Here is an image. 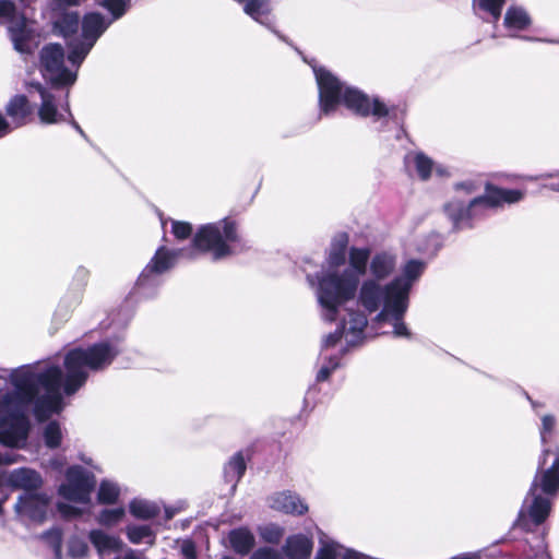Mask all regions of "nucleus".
Wrapping results in <instances>:
<instances>
[{
    "label": "nucleus",
    "mask_w": 559,
    "mask_h": 559,
    "mask_svg": "<svg viewBox=\"0 0 559 559\" xmlns=\"http://www.w3.org/2000/svg\"><path fill=\"white\" fill-rule=\"evenodd\" d=\"M119 352L117 344L109 342H100L87 348H73L64 356V377L61 368L55 365L44 370L33 366L4 370L14 392H0V443L19 448L26 440L24 404L34 403L36 419L47 420L63 408L60 393L62 384L67 395L74 394L86 382L88 371L106 368Z\"/></svg>",
    "instance_id": "f257e3e1"
},
{
    "label": "nucleus",
    "mask_w": 559,
    "mask_h": 559,
    "mask_svg": "<svg viewBox=\"0 0 559 559\" xmlns=\"http://www.w3.org/2000/svg\"><path fill=\"white\" fill-rule=\"evenodd\" d=\"M370 250L352 247L349 250V267L343 272H328L319 277L317 289L318 302L323 309L326 321H335L338 308L355 298L360 277L366 274Z\"/></svg>",
    "instance_id": "f03ea898"
},
{
    "label": "nucleus",
    "mask_w": 559,
    "mask_h": 559,
    "mask_svg": "<svg viewBox=\"0 0 559 559\" xmlns=\"http://www.w3.org/2000/svg\"><path fill=\"white\" fill-rule=\"evenodd\" d=\"M319 91V105L322 115H330L340 104L361 117L372 115L377 119L389 115L388 107L378 98L372 100L356 87L347 86L323 68L313 67Z\"/></svg>",
    "instance_id": "7ed1b4c3"
},
{
    "label": "nucleus",
    "mask_w": 559,
    "mask_h": 559,
    "mask_svg": "<svg viewBox=\"0 0 559 559\" xmlns=\"http://www.w3.org/2000/svg\"><path fill=\"white\" fill-rule=\"evenodd\" d=\"M524 193L515 189H499L488 186L484 195L474 198L466 205L461 200H451L444 205V212L452 222L453 231L473 228V221L485 211L491 210L502 203H516L521 201Z\"/></svg>",
    "instance_id": "20e7f679"
},
{
    "label": "nucleus",
    "mask_w": 559,
    "mask_h": 559,
    "mask_svg": "<svg viewBox=\"0 0 559 559\" xmlns=\"http://www.w3.org/2000/svg\"><path fill=\"white\" fill-rule=\"evenodd\" d=\"M425 267L424 261L412 259L405 263L402 275L394 277L385 285L378 284L373 280H366L359 288L358 300H365L366 304L374 308L376 300H379L378 297L381 295L382 297L389 296L404 306L405 300H409L414 283L421 276Z\"/></svg>",
    "instance_id": "39448f33"
},
{
    "label": "nucleus",
    "mask_w": 559,
    "mask_h": 559,
    "mask_svg": "<svg viewBox=\"0 0 559 559\" xmlns=\"http://www.w3.org/2000/svg\"><path fill=\"white\" fill-rule=\"evenodd\" d=\"M240 237L234 221L228 218L216 223L202 225L192 238L193 250L189 258H194L193 251L211 252L213 260L217 261L234 253L233 243H238Z\"/></svg>",
    "instance_id": "423d86ee"
},
{
    "label": "nucleus",
    "mask_w": 559,
    "mask_h": 559,
    "mask_svg": "<svg viewBox=\"0 0 559 559\" xmlns=\"http://www.w3.org/2000/svg\"><path fill=\"white\" fill-rule=\"evenodd\" d=\"M0 23L8 24V32L14 50L22 56L32 55L38 41L35 32L28 27L25 13L11 0H0Z\"/></svg>",
    "instance_id": "0eeeda50"
},
{
    "label": "nucleus",
    "mask_w": 559,
    "mask_h": 559,
    "mask_svg": "<svg viewBox=\"0 0 559 559\" xmlns=\"http://www.w3.org/2000/svg\"><path fill=\"white\" fill-rule=\"evenodd\" d=\"M540 490L546 495H556L559 490V456L556 457L551 466L539 474H537L531 485L528 496H532V501L527 507V512L532 521L539 525L549 515L551 510V502L548 498L537 495L536 491Z\"/></svg>",
    "instance_id": "6e6552de"
},
{
    "label": "nucleus",
    "mask_w": 559,
    "mask_h": 559,
    "mask_svg": "<svg viewBox=\"0 0 559 559\" xmlns=\"http://www.w3.org/2000/svg\"><path fill=\"white\" fill-rule=\"evenodd\" d=\"M110 24L111 21H108V19L99 12H88L83 16L81 22V37L72 38L68 43V60L76 67V69L81 66L98 38L107 31Z\"/></svg>",
    "instance_id": "1a4fd4ad"
},
{
    "label": "nucleus",
    "mask_w": 559,
    "mask_h": 559,
    "mask_svg": "<svg viewBox=\"0 0 559 559\" xmlns=\"http://www.w3.org/2000/svg\"><path fill=\"white\" fill-rule=\"evenodd\" d=\"M185 250H169L160 247L156 250L154 257L146 264L136 281L138 293L145 297H153L162 284L160 276L169 271Z\"/></svg>",
    "instance_id": "9d476101"
},
{
    "label": "nucleus",
    "mask_w": 559,
    "mask_h": 559,
    "mask_svg": "<svg viewBox=\"0 0 559 559\" xmlns=\"http://www.w3.org/2000/svg\"><path fill=\"white\" fill-rule=\"evenodd\" d=\"M39 59L41 74L51 87L60 88L75 83L76 70H69L64 66V50L61 45L49 44L44 46Z\"/></svg>",
    "instance_id": "9b49d317"
},
{
    "label": "nucleus",
    "mask_w": 559,
    "mask_h": 559,
    "mask_svg": "<svg viewBox=\"0 0 559 559\" xmlns=\"http://www.w3.org/2000/svg\"><path fill=\"white\" fill-rule=\"evenodd\" d=\"M379 300H376L374 308L365 302V300H359L360 305L369 312H376L380 308L381 311L378 313L377 319L379 321H391L393 325V334L396 337H411V332L403 321L404 314L408 308V300H405V305L403 306L397 300H392L389 296H379Z\"/></svg>",
    "instance_id": "f8f14e48"
},
{
    "label": "nucleus",
    "mask_w": 559,
    "mask_h": 559,
    "mask_svg": "<svg viewBox=\"0 0 559 559\" xmlns=\"http://www.w3.org/2000/svg\"><path fill=\"white\" fill-rule=\"evenodd\" d=\"M67 483L59 487V493L64 499L79 503L90 501V495L95 487L94 476L82 466H71L66 474Z\"/></svg>",
    "instance_id": "ddd939ff"
},
{
    "label": "nucleus",
    "mask_w": 559,
    "mask_h": 559,
    "mask_svg": "<svg viewBox=\"0 0 559 559\" xmlns=\"http://www.w3.org/2000/svg\"><path fill=\"white\" fill-rule=\"evenodd\" d=\"M49 497L45 493L21 495L14 506L17 515L41 523L46 519Z\"/></svg>",
    "instance_id": "4468645a"
},
{
    "label": "nucleus",
    "mask_w": 559,
    "mask_h": 559,
    "mask_svg": "<svg viewBox=\"0 0 559 559\" xmlns=\"http://www.w3.org/2000/svg\"><path fill=\"white\" fill-rule=\"evenodd\" d=\"M28 86L34 88L40 96L41 104L38 108V117L41 123L52 124L67 119L58 112L56 96L39 82H29Z\"/></svg>",
    "instance_id": "2eb2a0df"
},
{
    "label": "nucleus",
    "mask_w": 559,
    "mask_h": 559,
    "mask_svg": "<svg viewBox=\"0 0 559 559\" xmlns=\"http://www.w3.org/2000/svg\"><path fill=\"white\" fill-rule=\"evenodd\" d=\"M7 484L13 489L24 490L25 493H35L41 487L43 478L35 469L20 467L8 474Z\"/></svg>",
    "instance_id": "dca6fc26"
},
{
    "label": "nucleus",
    "mask_w": 559,
    "mask_h": 559,
    "mask_svg": "<svg viewBox=\"0 0 559 559\" xmlns=\"http://www.w3.org/2000/svg\"><path fill=\"white\" fill-rule=\"evenodd\" d=\"M33 107L25 95H14L5 105V114L14 128H21L28 123Z\"/></svg>",
    "instance_id": "f3484780"
},
{
    "label": "nucleus",
    "mask_w": 559,
    "mask_h": 559,
    "mask_svg": "<svg viewBox=\"0 0 559 559\" xmlns=\"http://www.w3.org/2000/svg\"><path fill=\"white\" fill-rule=\"evenodd\" d=\"M270 507L274 510L301 515L308 511L307 504L302 502L300 497L290 491H282L270 498Z\"/></svg>",
    "instance_id": "a211bd4d"
},
{
    "label": "nucleus",
    "mask_w": 559,
    "mask_h": 559,
    "mask_svg": "<svg viewBox=\"0 0 559 559\" xmlns=\"http://www.w3.org/2000/svg\"><path fill=\"white\" fill-rule=\"evenodd\" d=\"M396 267V257L389 252L376 253L369 263L371 278L380 284V281L386 280Z\"/></svg>",
    "instance_id": "6ab92c4d"
},
{
    "label": "nucleus",
    "mask_w": 559,
    "mask_h": 559,
    "mask_svg": "<svg viewBox=\"0 0 559 559\" xmlns=\"http://www.w3.org/2000/svg\"><path fill=\"white\" fill-rule=\"evenodd\" d=\"M532 24V19L527 11L520 5H511L507 9L503 16V26L515 36L514 33L525 31Z\"/></svg>",
    "instance_id": "aec40b11"
},
{
    "label": "nucleus",
    "mask_w": 559,
    "mask_h": 559,
    "mask_svg": "<svg viewBox=\"0 0 559 559\" xmlns=\"http://www.w3.org/2000/svg\"><path fill=\"white\" fill-rule=\"evenodd\" d=\"M504 3L506 0H472V9L483 21L496 24L501 17Z\"/></svg>",
    "instance_id": "412c9836"
},
{
    "label": "nucleus",
    "mask_w": 559,
    "mask_h": 559,
    "mask_svg": "<svg viewBox=\"0 0 559 559\" xmlns=\"http://www.w3.org/2000/svg\"><path fill=\"white\" fill-rule=\"evenodd\" d=\"M283 550L288 559H308L312 551V540L301 534L289 536Z\"/></svg>",
    "instance_id": "4be33fe9"
},
{
    "label": "nucleus",
    "mask_w": 559,
    "mask_h": 559,
    "mask_svg": "<svg viewBox=\"0 0 559 559\" xmlns=\"http://www.w3.org/2000/svg\"><path fill=\"white\" fill-rule=\"evenodd\" d=\"M80 25V15L76 11H66L53 22V28L57 33L67 39V44L72 38H78L76 33Z\"/></svg>",
    "instance_id": "5701e85b"
},
{
    "label": "nucleus",
    "mask_w": 559,
    "mask_h": 559,
    "mask_svg": "<svg viewBox=\"0 0 559 559\" xmlns=\"http://www.w3.org/2000/svg\"><path fill=\"white\" fill-rule=\"evenodd\" d=\"M228 538L234 551L241 556L248 555L255 544L253 534L243 527L233 530Z\"/></svg>",
    "instance_id": "b1692460"
},
{
    "label": "nucleus",
    "mask_w": 559,
    "mask_h": 559,
    "mask_svg": "<svg viewBox=\"0 0 559 559\" xmlns=\"http://www.w3.org/2000/svg\"><path fill=\"white\" fill-rule=\"evenodd\" d=\"M404 162L407 167L411 165L415 167V170L421 180L426 181L430 178L433 169V162L423 152H411L406 154Z\"/></svg>",
    "instance_id": "393cba45"
},
{
    "label": "nucleus",
    "mask_w": 559,
    "mask_h": 559,
    "mask_svg": "<svg viewBox=\"0 0 559 559\" xmlns=\"http://www.w3.org/2000/svg\"><path fill=\"white\" fill-rule=\"evenodd\" d=\"M343 323H345V331L347 330V333L352 336L348 343L355 345L361 340L368 320L362 312L350 310L348 312V321Z\"/></svg>",
    "instance_id": "a878e982"
},
{
    "label": "nucleus",
    "mask_w": 559,
    "mask_h": 559,
    "mask_svg": "<svg viewBox=\"0 0 559 559\" xmlns=\"http://www.w3.org/2000/svg\"><path fill=\"white\" fill-rule=\"evenodd\" d=\"M90 540L99 555L108 551H118L122 545L119 538L110 536L100 530L91 531Z\"/></svg>",
    "instance_id": "bb28decb"
},
{
    "label": "nucleus",
    "mask_w": 559,
    "mask_h": 559,
    "mask_svg": "<svg viewBox=\"0 0 559 559\" xmlns=\"http://www.w3.org/2000/svg\"><path fill=\"white\" fill-rule=\"evenodd\" d=\"M246 472V462L240 452L236 453L225 465L224 475L227 483L233 484V488L241 479Z\"/></svg>",
    "instance_id": "cd10ccee"
},
{
    "label": "nucleus",
    "mask_w": 559,
    "mask_h": 559,
    "mask_svg": "<svg viewBox=\"0 0 559 559\" xmlns=\"http://www.w3.org/2000/svg\"><path fill=\"white\" fill-rule=\"evenodd\" d=\"M129 510L133 516L142 520L152 519L159 513V508L156 503L143 499L132 500Z\"/></svg>",
    "instance_id": "c85d7f7f"
},
{
    "label": "nucleus",
    "mask_w": 559,
    "mask_h": 559,
    "mask_svg": "<svg viewBox=\"0 0 559 559\" xmlns=\"http://www.w3.org/2000/svg\"><path fill=\"white\" fill-rule=\"evenodd\" d=\"M97 5L107 10L111 17L108 21L115 22L122 17L130 7V0H95Z\"/></svg>",
    "instance_id": "c756f323"
},
{
    "label": "nucleus",
    "mask_w": 559,
    "mask_h": 559,
    "mask_svg": "<svg viewBox=\"0 0 559 559\" xmlns=\"http://www.w3.org/2000/svg\"><path fill=\"white\" fill-rule=\"evenodd\" d=\"M127 535L132 544H153L152 530L145 525H133L127 528Z\"/></svg>",
    "instance_id": "7c9ffc66"
},
{
    "label": "nucleus",
    "mask_w": 559,
    "mask_h": 559,
    "mask_svg": "<svg viewBox=\"0 0 559 559\" xmlns=\"http://www.w3.org/2000/svg\"><path fill=\"white\" fill-rule=\"evenodd\" d=\"M41 538L46 540L53 550L56 559H62V532L58 527L50 528L41 534Z\"/></svg>",
    "instance_id": "2f4dec72"
},
{
    "label": "nucleus",
    "mask_w": 559,
    "mask_h": 559,
    "mask_svg": "<svg viewBox=\"0 0 559 559\" xmlns=\"http://www.w3.org/2000/svg\"><path fill=\"white\" fill-rule=\"evenodd\" d=\"M43 436L46 447L50 449L58 448L62 439L60 425L57 421H49L44 429Z\"/></svg>",
    "instance_id": "473e14b6"
},
{
    "label": "nucleus",
    "mask_w": 559,
    "mask_h": 559,
    "mask_svg": "<svg viewBox=\"0 0 559 559\" xmlns=\"http://www.w3.org/2000/svg\"><path fill=\"white\" fill-rule=\"evenodd\" d=\"M119 496V487L116 483L103 480L98 489V501L102 503H114Z\"/></svg>",
    "instance_id": "72a5a7b5"
},
{
    "label": "nucleus",
    "mask_w": 559,
    "mask_h": 559,
    "mask_svg": "<svg viewBox=\"0 0 559 559\" xmlns=\"http://www.w3.org/2000/svg\"><path fill=\"white\" fill-rule=\"evenodd\" d=\"M124 513L123 508L105 509L99 513L97 520L104 526H112L122 520Z\"/></svg>",
    "instance_id": "f704fd0d"
},
{
    "label": "nucleus",
    "mask_w": 559,
    "mask_h": 559,
    "mask_svg": "<svg viewBox=\"0 0 559 559\" xmlns=\"http://www.w3.org/2000/svg\"><path fill=\"white\" fill-rule=\"evenodd\" d=\"M88 550L86 542L78 536H73L68 542V554L73 559L83 558Z\"/></svg>",
    "instance_id": "c9c22d12"
},
{
    "label": "nucleus",
    "mask_w": 559,
    "mask_h": 559,
    "mask_svg": "<svg viewBox=\"0 0 559 559\" xmlns=\"http://www.w3.org/2000/svg\"><path fill=\"white\" fill-rule=\"evenodd\" d=\"M321 547L318 550L314 559H336L337 549L341 547L335 542H324L320 539Z\"/></svg>",
    "instance_id": "e433bc0d"
},
{
    "label": "nucleus",
    "mask_w": 559,
    "mask_h": 559,
    "mask_svg": "<svg viewBox=\"0 0 559 559\" xmlns=\"http://www.w3.org/2000/svg\"><path fill=\"white\" fill-rule=\"evenodd\" d=\"M171 233L178 240L188 239L192 235V225L188 222L173 221Z\"/></svg>",
    "instance_id": "4c0bfd02"
},
{
    "label": "nucleus",
    "mask_w": 559,
    "mask_h": 559,
    "mask_svg": "<svg viewBox=\"0 0 559 559\" xmlns=\"http://www.w3.org/2000/svg\"><path fill=\"white\" fill-rule=\"evenodd\" d=\"M282 536L283 530L276 525L265 526L261 531V537L267 543L276 544L281 540Z\"/></svg>",
    "instance_id": "58836bf2"
},
{
    "label": "nucleus",
    "mask_w": 559,
    "mask_h": 559,
    "mask_svg": "<svg viewBox=\"0 0 559 559\" xmlns=\"http://www.w3.org/2000/svg\"><path fill=\"white\" fill-rule=\"evenodd\" d=\"M340 362L337 357H330L328 364L323 365L317 373V381H325L330 374L338 368Z\"/></svg>",
    "instance_id": "ea45409f"
},
{
    "label": "nucleus",
    "mask_w": 559,
    "mask_h": 559,
    "mask_svg": "<svg viewBox=\"0 0 559 559\" xmlns=\"http://www.w3.org/2000/svg\"><path fill=\"white\" fill-rule=\"evenodd\" d=\"M346 260V251L340 250L338 248L331 247V251L329 254V265L331 267H338L345 263Z\"/></svg>",
    "instance_id": "a19ab883"
},
{
    "label": "nucleus",
    "mask_w": 559,
    "mask_h": 559,
    "mask_svg": "<svg viewBox=\"0 0 559 559\" xmlns=\"http://www.w3.org/2000/svg\"><path fill=\"white\" fill-rule=\"evenodd\" d=\"M251 559H283V557L273 548L262 547L252 554Z\"/></svg>",
    "instance_id": "79ce46f5"
},
{
    "label": "nucleus",
    "mask_w": 559,
    "mask_h": 559,
    "mask_svg": "<svg viewBox=\"0 0 559 559\" xmlns=\"http://www.w3.org/2000/svg\"><path fill=\"white\" fill-rule=\"evenodd\" d=\"M344 333H345V323H341V325L333 333L328 334L323 338L322 346L323 347L334 346L336 343L340 342V340L342 338Z\"/></svg>",
    "instance_id": "37998d69"
},
{
    "label": "nucleus",
    "mask_w": 559,
    "mask_h": 559,
    "mask_svg": "<svg viewBox=\"0 0 559 559\" xmlns=\"http://www.w3.org/2000/svg\"><path fill=\"white\" fill-rule=\"evenodd\" d=\"M556 419L551 415H545L542 418V429H540V438L542 441H546V435L550 433L555 427Z\"/></svg>",
    "instance_id": "c03bdc74"
},
{
    "label": "nucleus",
    "mask_w": 559,
    "mask_h": 559,
    "mask_svg": "<svg viewBox=\"0 0 559 559\" xmlns=\"http://www.w3.org/2000/svg\"><path fill=\"white\" fill-rule=\"evenodd\" d=\"M15 129L11 121L0 111V139L11 133Z\"/></svg>",
    "instance_id": "a18cd8bd"
},
{
    "label": "nucleus",
    "mask_w": 559,
    "mask_h": 559,
    "mask_svg": "<svg viewBox=\"0 0 559 559\" xmlns=\"http://www.w3.org/2000/svg\"><path fill=\"white\" fill-rule=\"evenodd\" d=\"M347 245H348V236L345 233L338 234L333 239V242H332L333 248H338L340 250H344V251H346Z\"/></svg>",
    "instance_id": "49530a36"
},
{
    "label": "nucleus",
    "mask_w": 559,
    "mask_h": 559,
    "mask_svg": "<svg viewBox=\"0 0 559 559\" xmlns=\"http://www.w3.org/2000/svg\"><path fill=\"white\" fill-rule=\"evenodd\" d=\"M68 94H66V102L63 105H61V107L69 114V116L71 117V124L72 127L81 134V136H83L84 139H87V135L85 134V132L82 130V128L80 127V124L72 119V115L70 112V105H69V102H68Z\"/></svg>",
    "instance_id": "de8ad7c7"
},
{
    "label": "nucleus",
    "mask_w": 559,
    "mask_h": 559,
    "mask_svg": "<svg viewBox=\"0 0 559 559\" xmlns=\"http://www.w3.org/2000/svg\"><path fill=\"white\" fill-rule=\"evenodd\" d=\"M181 551H182V555L185 556V558H187V559H195V557H197L194 545L190 542L183 543V545L181 547Z\"/></svg>",
    "instance_id": "09e8293b"
},
{
    "label": "nucleus",
    "mask_w": 559,
    "mask_h": 559,
    "mask_svg": "<svg viewBox=\"0 0 559 559\" xmlns=\"http://www.w3.org/2000/svg\"><path fill=\"white\" fill-rule=\"evenodd\" d=\"M58 510L64 516H75V515L79 514V510L76 508L71 507V506H69L67 503H59L58 504Z\"/></svg>",
    "instance_id": "8fccbe9b"
},
{
    "label": "nucleus",
    "mask_w": 559,
    "mask_h": 559,
    "mask_svg": "<svg viewBox=\"0 0 559 559\" xmlns=\"http://www.w3.org/2000/svg\"><path fill=\"white\" fill-rule=\"evenodd\" d=\"M343 559H370V556L353 549H346Z\"/></svg>",
    "instance_id": "3c124183"
},
{
    "label": "nucleus",
    "mask_w": 559,
    "mask_h": 559,
    "mask_svg": "<svg viewBox=\"0 0 559 559\" xmlns=\"http://www.w3.org/2000/svg\"><path fill=\"white\" fill-rule=\"evenodd\" d=\"M88 277V271L85 267H79L75 272L74 278L78 281L82 286L85 285Z\"/></svg>",
    "instance_id": "603ef678"
},
{
    "label": "nucleus",
    "mask_w": 559,
    "mask_h": 559,
    "mask_svg": "<svg viewBox=\"0 0 559 559\" xmlns=\"http://www.w3.org/2000/svg\"><path fill=\"white\" fill-rule=\"evenodd\" d=\"M473 187L472 182H460L455 185L456 190H465L467 193L472 192Z\"/></svg>",
    "instance_id": "864d4df0"
},
{
    "label": "nucleus",
    "mask_w": 559,
    "mask_h": 559,
    "mask_svg": "<svg viewBox=\"0 0 559 559\" xmlns=\"http://www.w3.org/2000/svg\"><path fill=\"white\" fill-rule=\"evenodd\" d=\"M549 188H550L552 191H557V192H559V183H551V185L549 186Z\"/></svg>",
    "instance_id": "5fc2aeb1"
},
{
    "label": "nucleus",
    "mask_w": 559,
    "mask_h": 559,
    "mask_svg": "<svg viewBox=\"0 0 559 559\" xmlns=\"http://www.w3.org/2000/svg\"><path fill=\"white\" fill-rule=\"evenodd\" d=\"M451 559H472V558L467 555H462V556L452 557Z\"/></svg>",
    "instance_id": "6e6d98bb"
},
{
    "label": "nucleus",
    "mask_w": 559,
    "mask_h": 559,
    "mask_svg": "<svg viewBox=\"0 0 559 559\" xmlns=\"http://www.w3.org/2000/svg\"><path fill=\"white\" fill-rule=\"evenodd\" d=\"M547 454H548V451H544V453H543L544 459H543V462H540V463H539V467H538L539 469H542V468H543V465L545 464V456H546Z\"/></svg>",
    "instance_id": "4d7b16f0"
},
{
    "label": "nucleus",
    "mask_w": 559,
    "mask_h": 559,
    "mask_svg": "<svg viewBox=\"0 0 559 559\" xmlns=\"http://www.w3.org/2000/svg\"><path fill=\"white\" fill-rule=\"evenodd\" d=\"M174 516V512L166 509V518L170 520Z\"/></svg>",
    "instance_id": "13d9d810"
},
{
    "label": "nucleus",
    "mask_w": 559,
    "mask_h": 559,
    "mask_svg": "<svg viewBox=\"0 0 559 559\" xmlns=\"http://www.w3.org/2000/svg\"><path fill=\"white\" fill-rule=\"evenodd\" d=\"M436 170H437V173H438L440 176L445 175V170H443V169H442V168H440V167H437V168H436Z\"/></svg>",
    "instance_id": "bf43d9fd"
},
{
    "label": "nucleus",
    "mask_w": 559,
    "mask_h": 559,
    "mask_svg": "<svg viewBox=\"0 0 559 559\" xmlns=\"http://www.w3.org/2000/svg\"><path fill=\"white\" fill-rule=\"evenodd\" d=\"M524 39H526V40H538L537 38H532V37H524Z\"/></svg>",
    "instance_id": "052dcab7"
},
{
    "label": "nucleus",
    "mask_w": 559,
    "mask_h": 559,
    "mask_svg": "<svg viewBox=\"0 0 559 559\" xmlns=\"http://www.w3.org/2000/svg\"><path fill=\"white\" fill-rule=\"evenodd\" d=\"M222 559H235V558H231V557L225 556V557H223Z\"/></svg>",
    "instance_id": "680f3d73"
},
{
    "label": "nucleus",
    "mask_w": 559,
    "mask_h": 559,
    "mask_svg": "<svg viewBox=\"0 0 559 559\" xmlns=\"http://www.w3.org/2000/svg\"><path fill=\"white\" fill-rule=\"evenodd\" d=\"M2 512V502L0 501V513Z\"/></svg>",
    "instance_id": "e2e57ef3"
},
{
    "label": "nucleus",
    "mask_w": 559,
    "mask_h": 559,
    "mask_svg": "<svg viewBox=\"0 0 559 559\" xmlns=\"http://www.w3.org/2000/svg\"><path fill=\"white\" fill-rule=\"evenodd\" d=\"M557 43L559 44V40Z\"/></svg>",
    "instance_id": "0e129e2a"
}]
</instances>
